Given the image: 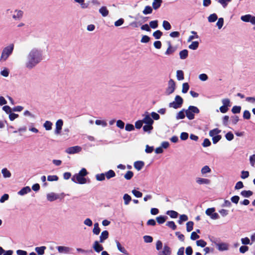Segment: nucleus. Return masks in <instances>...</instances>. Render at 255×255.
Instances as JSON below:
<instances>
[{"label": "nucleus", "mask_w": 255, "mask_h": 255, "mask_svg": "<svg viewBox=\"0 0 255 255\" xmlns=\"http://www.w3.org/2000/svg\"><path fill=\"white\" fill-rule=\"evenodd\" d=\"M43 59V51L39 47H33L28 52L24 61V67L27 70H32Z\"/></svg>", "instance_id": "nucleus-1"}, {"label": "nucleus", "mask_w": 255, "mask_h": 255, "mask_svg": "<svg viewBox=\"0 0 255 255\" xmlns=\"http://www.w3.org/2000/svg\"><path fill=\"white\" fill-rule=\"evenodd\" d=\"M88 174L87 170L85 168H83L78 173L75 174L72 178V180L77 183L84 184L86 183L87 180L85 178Z\"/></svg>", "instance_id": "nucleus-2"}, {"label": "nucleus", "mask_w": 255, "mask_h": 255, "mask_svg": "<svg viewBox=\"0 0 255 255\" xmlns=\"http://www.w3.org/2000/svg\"><path fill=\"white\" fill-rule=\"evenodd\" d=\"M14 44L11 43L4 47L1 51L0 57V62L6 61L8 57L12 54L14 50Z\"/></svg>", "instance_id": "nucleus-3"}, {"label": "nucleus", "mask_w": 255, "mask_h": 255, "mask_svg": "<svg viewBox=\"0 0 255 255\" xmlns=\"http://www.w3.org/2000/svg\"><path fill=\"white\" fill-rule=\"evenodd\" d=\"M200 111L199 109L194 106H190L188 108L185 110V114L187 118L190 120H193L195 118V114H198Z\"/></svg>", "instance_id": "nucleus-4"}, {"label": "nucleus", "mask_w": 255, "mask_h": 255, "mask_svg": "<svg viewBox=\"0 0 255 255\" xmlns=\"http://www.w3.org/2000/svg\"><path fill=\"white\" fill-rule=\"evenodd\" d=\"M183 103V100L181 97L179 95H177L175 97L174 101L169 104V107L170 108H173L175 109H177L182 106Z\"/></svg>", "instance_id": "nucleus-5"}, {"label": "nucleus", "mask_w": 255, "mask_h": 255, "mask_svg": "<svg viewBox=\"0 0 255 255\" xmlns=\"http://www.w3.org/2000/svg\"><path fill=\"white\" fill-rule=\"evenodd\" d=\"M7 13H12V17L14 20H20L23 15V11L20 9H16L13 11H12L10 9H8L6 10Z\"/></svg>", "instance_id": "nucleus-6"}, {"label": "nucleus", "mask_w": 255, "mask_h": 255, "mask_svg": "<svg viewBox=\"0 0 255 255\" xmlns=\"http://www.w3.org/2000/svg\"><path fill=\"white\" fill-rule=\"evenodd\" d=\"M175 83L173 79H170L168 82V87L166 89L165 94L169 95L173 93L175 90Z\"/></svg>", "instance_id": "nucleus-7"}, {"label": "nucleus", "mask_w": 255, "mask_h": 255, "mask_svg": "<svg viewBox=\"0 0 255 255\" xmlns=\"http://www.w3.org/2000/svg\"><path fill=\"white\" fill-rule=\"evenodd\" d=\"M215 209L214 208H208L206 211V214L210 217L213 220H216L219 218V216L218 213H215Z\"/></svg>", "instance_id": "nucleus-8"}, {"label": "nucleus", "mask_w": 255, "mask_h": 255, "mask_svg": "<svg viewBox=\"0 0 255 255\" xmlns=\"http://www.w3.org/2000/svg\"><path fill=\"white\" fill-rule=\"evenodd\" d=\"M241 19L246 22H251L252 24L255 25V16L248 14L243 15L241 17Z\"/></svg>", "instance_id": "nucleus-9"}, {"label": "nucleus", "mask_w": 255, "mask_h": 255, "mask_svg": "<svg viewBox=\"0 0 255 255\" xmlns=\"http://www.w3.org/2000/svg\"><path fill=\"white\" fill-rule=\"evenodd\" d=\"M142 122L145 124L153 125L154 122L152 119L150 117V115L148 112H145L143 115Z\"/></svg>", "instance_id": "nucleus-10"}, {"label": "nucleus", "mask_w": 255, "mask_h": 255, "mask_svg": "<svg viewBox=\"0 0 255 255\" xmlns=\"http://www.w3.org/2000/svg\"><path fill=\"white\" fill-rule=\"evenodd\" d=\"M82 148L79 146H75L68 147L66 149V152L68 154H74L80 152Z\"/></svg>", "instance_id": "nucleus-11"}, {"label": "nucleus", "mask_w": 255, "mask_h": 255, "mask_svg": "<svg viewBox=\"0 0 255 255\" xmlns=\"http://www.w3.org/2000/svg\"><path fill=\"white\" fill-rule=\"evenodd\" d=\"M63 125V122L62 120L59 119L57 121L55 124L56 128L54 131L55 134H59L61 133Z\"/></svg>", "instance_id": "nucleus-12"}, {"label": "nucleus", "mask_w": 255, "mask_h": 255, "mask_svg": "<svg viewBox=\"0 0 255 255\" xmlns=\"http://www.w3.org/2000/svg\"><path fill=\"white\" fill-rule=\"evenodd\" d=\"M216 246L217 249L221 252L227 251L229 250V245L226 243H216Z\"/></svg>", "instance_id": "nucleus-13"}, {"label": "nucleus", "mask_w": 255, "mask_h": 255, "mask_svg": "<svg viewBox=\"0 0 255 255\" xmlns=\"http://www.w3.org/2000/svg\"><path fill=\"white\" fill-rule=\"evenodd\" d=\"M47 199L50 202H52L59 198V195L53 192L48 193L46 195Z\"/></svg>", "instance_id": "nucleus-14"}, {"label": "nucleus", "mask_w": 255, "mask_h": 255, "mask_svg": "<svg viewBox=\"0 0 255 255\" xmlns=\"http://www.w3.org/2000/svg\"><path fill=\"white\" fill-rule=\"evenodd\" d=\"M56 249L61 254H68L71 251V249L69 247L65 246H57Z\"/></svg>", "instance_id": "nucleus-15"}, {"label": "nucleus", "mask_w": 255, "mask_h": 255, "mask_svg": "<svg viewBox=\"0 0 255 255\" xmlns=\"http://www.w3.org/2000/svg\"><path fill=\"white\" fill-rule=\"evenodd\" d=\"M196 182L199 185L206 184L208 185L211 183L210 180L207 178L197 177L196 179Z\"/></svg>", "instance_id": "nucleus-16"}, {"label": "nucleus", "mask_w": 255, "mask_h": 255, "mask_svg": "<svg viewBox=\"0 0 255 255\" xmlns=\"http://www.w3.org/2000/svg\"><path fill=\"white\" fill-rule=\"evenodd\" d=\"M171 253L170 248L167 245H165L163 251L159 252L158 255H170Z\"/></svg>", "instance_id": "nucleus-17"}, {"label": "nucleus", "mask_w": 255, "mask_h": 255, "mask_svg": "<svg viewBox=\"0 0 255 255\" xmlns=\"http://www.w3.org/2000/svg\"><path fill=\"white\" fill-rule=\"evenodd\" d=\"M93 248L94 250L97 253H99L103 250V246L99 244V242L98 241L94 242L93 245Z\"/></svg>", "instance_id": "nucleus-18"}, {"label": "nucleus", "mask_w": 255, "mask_h": 255, "mask_svg": "<svg viewBox=\"0 0 255 255\" xmlns=\"http://www.w3.org/2000/svg\"><path fill=\"white\" fill-rule=\"evenodd\" d=\"M31 191V188L29 186H25L22 188L20 190H19L17 194L20 196H23L29 192Z\"/></svg>", "instance_id": "nucleus-19"}, {"label": "nucleus", "mask_w": 255, "mask_h": 255, "mask_svg": "<svg viewBox=\"0 0 255 255\" xmlns=\"http://www.w3.org/2000/svg\"><path fill=\"white\" fill-rule=\"evenodd\" d=\"M168 48L165 52V54L166 55H169L173 54L176 50V48L172 46L170 42H168Z\"/></svg>", "instance_id": "nucleus-20"}, {"label": "nucleus", "mask_w": 255, "mask_h": 255, "mask_svg": "<svg viewBox=\"0 0 255 255\" xmlns=\"http://www.w3.org/2000/svg\"><path fill=\"white\" fill-rule=\"evenodd\" d=\"M109 237V232L107 231H103L100 236V241L101 243H103Z\"/></svg>", "instance_id": "nucleus-21"}, {"label": "nucleus", "mask_w": 255, "mask_h": 255, "mask_svg": "<svg viewBox=\"0 0 255 255\" xmlns=\"http://www.w3.org/2000/svg\"><path fill=\"white\" fill-rule=\"evenodd\" d=\"M115 242L116 243L117 248L120 252H121V253H123L125 255H128V251L125 249V248L124 247H123L121 245V244L118 241L116 240L115 241Z\"/></svg>", "instance_id": "nucleus-22"}, {"label": "nucleus", "mask_w": 255, "mask_h": 255, "mask_svg": "<svg viewBox=\"0 0 255 255\" xmlns=\"http://www.w3.org/2000/svg\"><path fill=\"white\" fill-rule=\"evenodd\" d=\"M162 3V0H153L152 3V8L155 10L158 9L160 7Z\"/></svg>", "instance_id": "nucleus-23"}, {"label": "nucleus", "mask_w": 255, "mask_h": 255, "mask_svg": "<svg viewBox=\"0 0 255 255\" xmlns=\"http://www.w3.org/2000/svg\"><path fill=\"white\" fill-rule=\"evenodd\" d=\"M144 163L142 161H137L134 163V167L138 171L140 170L144 166Z\"/></svg>", "instance_id": "nucleus-24"}, {"label": "nucleus", "mask_w": 255, "mask_h": 255, "mask_svg": "<svg viewBox=\"0 0 255 255\" xmlns=\"http://www.w3.org/2000/svg\"><path fill=\"white\" fill-rule=\"evenodd\" d=\"M46 249V247L45 246H41L39 247H36L35 248V251L38 255H43L44 254Z\"/></svg>", "instance_id": "nucleus-25"}, {"label": "nucleus", "mask_w": 255, "mask_h": 255, "mask_svg": "<svg viewBox=\"0 0 255 255\" xmlns=\"http://www.w3.org/2000/svg\"><path fill=\"white\" fill-rule=\"evenodd\" d=\"M1 173L4 178H10L11 176L10 172L6 168H4L1 169Z\"/></svg>", "instance_id": "nucleus-26"}, {"label": "nucleus", "mask_w": 255, "mask_h": 255, "mask_svg": "<svg viewBox=\"0 0 255 255\" xmlns=\"http://www.w3.org/2000/svg\"><path fill=\"white\" fill-rule=\"evenodd\" d=\"M99 12L104 17H106L109 14V10L106 6H102L99 9Z\"/></svg>", "instance_id": "nucleus-27"}, {"label": "nucleus", "mask_w": 255, "mask_h": 255, "mask_svg": "<svg viewBox=\"0 0 255 255\" xmlns=\"http://www.w3.org/2000/svg\"><path fill=\"white\" fill-rule=\"evenodd\" d=\"M105 177H106L107 179H110L111 178L114 177L116 176V173L113 170H110L105 172Z\"/></svg>", "instance_id": "nucleus-28"}, {"label": "nucleus", "mask_w": 255, "mask_h": 255, "mask_svg": "<svg viewBox=\"0 0 255 255\" xmlns=\"http://www.w3.org/2000/svg\"><path fill=\"white\" fill-rule=\"evenodd\" d=\"M221 132V130L218 129V128H214L212 130H211L209 131V135L211 137H213L216 135H219L218 134Z\"/></svg>", "instance_id": "nucleus-29"}, {"label": "nucleus", "mask_w": 255, "mask_h": 255, "mask_svg": "<svg viewBox=\"0 0 255 255\" xmlns=\"http://www.w3.org/2000/svg\"><path fill=\"white\" fill-rule=\"evenodd\" d=\"M101 231V229L99 228V224L98 223H96L94 225V228L93 229V233L94 234L98 235L100 234Z\"/></svg>", "instance_id": "nucleus-30"}, {"label": "nucleus", "mask_w": 255, "mask_h": 255, "mask_svg": "<svg viewBox=\"0 0 255 255\" xmlns=\"http://www.w3.org/2000/svg\"><path fill=\"white\" fill-rule=\"evenodd\" d=\"M188 55V51L186 49H184L179 52L180 58L181 59H186Z\"/></svg>", "instance_id": "nucleus-31"}, {"label": "nucleus", "mask_w": 255, "mask_h": 255, "mask_svg": "<svg viewBox=\"0 0 255 255\" xmlns=\"http://www.w3.org/2000/svg\"><path fill=\"white\" fill-rule=\"evenodd\" d=\"M123 199L124 201L125 205H128L131 200V198L128 194H125L124 195Z\"/></svg>", "instance_id": "nucleus-32"}, {"label": "nucleus", "mask_w": 255, "mask_h": 255, "mask_svg": "<svg viewBox=\"0 0 255 255\" xmlns=\"http://www.w3.org/2000/svg\"><path fill=\"white\" fill-rule=\"evenodd\" d=\"M185 110L184 109L182 110L180 112H179L177 115L176 118L177 120H180V119H183L185 116Z\"/></svg>", "instance_id": "nucleus-33"}, {"label": "nucleus", "mask_w": 255, "mask_h": 255, "mask_svg": "<svg viewBox=\"0 0 255 255\" xmlns=\"http://www.w3.org/2000/svg\"><path fill=\"white\" fill-rule=\"evenodd\" d=\"M166 214L172 218H176L178 215V213L177 212L173 210L167 211Z\"/></svg>", "instance_id": "nucleus-34"}, {"label": "nucleus", "mask_w": 255, "mask_h": 255, "mask_svg": "<svg viewBox=\"0 0 255 255\" xmlns=\"http://www.w3.org/2000/svg\"><path fill=\"white\" fill-rule=\"evenodd\" d=\"M167 218V217L166 216H160L157 217L156 218V220L158 224H161L164 223L165 222Z\"/></svg>", "instance_id": "nucleus-35"}, {"label": "nucleus", "mask_w": 255, "mask_h": 255, "mask_svg": "<svg viewBox=\"0 0 255 255\" xmlns=\"http://www.w3.org/2000/svg\"><path fill=\"white\" fill-rule=\"evenodd\" d=\"M43 127L46 130H50L52 129V123L48 121H46L43 124Z\"/></svg>", "instance_id": "nucleus-36"}, {"label": "nucleus", "mask_w": 255, "mask_h": 255, "mask_svg": "<svg viewBox=\"0 0 255 255\" xmlns=\"http://www.w3.org/2000/svg\"><path fill=\"white\" fill-rule=\"evenodd\" d=\"M153 129L152 125L150 124H145L143 127V130L145 132H147L148 133H150L151 130Z\"/></svg>", "instance_id": "nucleus-37"}, {"label": "nucleus", "mask_w": 255, "mask_h": 255, "mask_svg": "<svg viewBox=\"0 0 255 255\" xmlns=\"http://www.w3.org/2000/svg\"><path fill=\"white\" fill-rule=\"evenodd\" d=\"M13 251L11 250H8L5 251L2 247H0V255L3 254V255H12Z\"/></svg>", "instance_id": "nucleus-38"}, {"label": "nucleus", "mask_w": 255, "mask_h": 255, "mask_svg": "<svg viewBox=\"0 0 255 255\" xmlns=\"http://www.w3.org/2000/svg\"><path fill=\"white\" fill-rule=\"evenodd\" d=\"M152 8L150 6H149V5L146 6L145 7L144 9H143V10L142 11V13L145 15L148 14H150L152 13Z\"/></svg>", "instance_id": "nucleus-39"}, {"label": "nucleus", "mask_w": 255, "mask_h": 255, "mask_svg": "<svg viewBox=\"0 0 255 255\" xmlns=\"http://www.w3.org/2000/svg\"><path fill=\"white\" fill-rule=\"evenodd\" d=\"M217 19L218 16L215 13L210 14L208 17V20L210 22H215Z\"/></svg>", "instance_id": "nucleus-40"}, {"label": "nucleus", "mask_w": 255, "mask_h": 255, "mask_svg": "<svg viewBox=\"0 0 255 255\" xmlns=\"http://www.w3.org/2000/svg\"><path fill=\"white\" fill-rule=\"evenodd\" d=\"M176 77L178 80H182L184 79V73L182 70H177L176 72Z\"/></svg>", "instance_id": "nucleus-41"}, {"label": "nucleus", "mask_w": 255, "mask_h": 255, "mask_svg": "<svg viewBox=\"0 0 255 255\" xmlns=\"http://www.w3.org/2000/svg\"><path fill=\"white\" fill-rule=\"evenodd\" d=\"M241 194L244 197H249L253 195V192L250 190H244L241 192Z\"/></svg>", "instance_id": "nucleus-42"}, {"label": "nucleus", "mask_w": 255, "mask_h": 255, "mask_svg": "<svg viewBox=\"0 0 255 255\" xmlns=\"http://www.w3.org/2000/svg\"><path fill=\"white\" fill-rule=\"evenodd\" d=\"M162 26L164 29L166 30H169L171 28V26L170 23L166 20H164L163 21Z\"/></svg>", "instance_id": "nucleus-43"}, {"label": "nucleus", "mask_w": 255, "mask_h": 255, "mask_svg": "<svg viewBox=\"0 0 255 255\" xmlns=\"http://www.w3.org/2000/svg\"><path fill=\"white\" fill-rule=\"evenodd\" d=\"M199 46V42L198 41H193L189 45V48L192 50H196Z\"/></svg>", "instance_id": "nucleus-44"}, {"label": "nucleus", "mask_w": 255, "mask_h": 255, "mask_svg": "<svg viewBox=\"0 0 255 255\" xmlns=\"http://www.w3.org/2000/svg\"><path fill=\"white\" fill-rule=\"evenodd\" d=\"M211 169L207 165H206V166H204V167H203L201 170V172L202 174H205L206 173H210V172H211Z\"/></svg>", "instance_id": "nucleus-45"}, {"label": "nucleus", "mask_w": 255, "mask_h": 255, "mask_svg": "<svg viewBox=\"0 0 255 255\" xmlns=\"http://www.w3.org/2000/svg\"><path fill=\"white\" fill-rule=\"evenodd\" d=\"M193 225L194 223L192 221H189L186 223V230L188 232H190L193 230Z\"/></svg>", "instance_id": "nucleus-46"}, {"label": "nucleus", "mask_w": 255, "mask_h": 255, "mask_svg": "<svg viewBox=\"0 0 255 255\" xmlns=\"http://www.w3.org/2000/svg\"><path fill=\"white\" fill-rule=\"evenodd\" d=\"M188 219V218L187 215L185 214H183L180 216L179 220H178V222L179 224H182L183 222H185L187 221Z\"/></svg>", "instance_id": "nucleus-47"}, {"label": "nucleus", "mask_w": 255, "mask_h": 255, "mask_svg": "<svg viewBox=\"0 0 255 255\" xmlns=\"http://www.w3.org/2000/svg\"><path fill=\"white\" fill-rule=\"evenodd\" d=\"M0 74L4 77H7L9 75V71L7 68H4L3 70L0 71Z\"/></svg>", "instance_id": "nucleus-48"}, {"label": "nucleus", "mask_w": 255, "mask_h": 255, "mask_svg": "<svg viewBox=\"0 0 255 255\" xmlns=\"http://www.w3.org/2000/svg\"><path fill=\"white\" fill-rule=\"evenodd\" d=\"M105 173L97 174L96 175V179L97 181H102L105 179Z\"/></svg>", "instance_id": "nucleus-49"}, {"label": "nucleus", "mask_w": 255, "mask_h": 255, "mask_svg": "<svg viewBox=\"0 0 255 255\" xmlns=\"http://www.w3.org/2000/svg\"><path fill=\"white\" fill-rule=\"evenodd\" d=\"M162 35V32L159 30H157L153 32V36L154 37L155 39H158L160 38L161 36Z\"/></svg>", "instance_id": "nucleus-50"}, {"label": "nucleus", "mask_w": 255, "mask_h": 255, "mask_svg": "<svg viewBox=\"0 0 255 255\" xmlns=\"http://www.w3.org/2000/svg\"><path fill=\"white\" fill-rule=\"evenodd\" d=\"M133 176V173L131 171H128L125 174L124 177L127 180H130Z\"/></svg>", "instance_id": "nucleus-51"}, {"label": "nucleus", "mask_w": 255, "mask_h": 255, "mask_svg": "<svg viewBox=\"0 0 255 255\" xmlns=\"http://www.w3.org/2000/svg\"><path fill=\"white\" fill-rule=\"evenodd\" d=\"M166 225L167 226L171 228L173 230H176V229L177 228L176 225L175 224V223L173 221L167 222L166 223Z\"/></svg>", "instance_id": "nucleus-52"}, {"label": "nucleus", "mask_w": 255, "mask_h": 255, "mask_svg": "<svg viewBox=\"0 0 255 255\" xmlns=\"http://www.w3.org/2000/svg\"><path fill=\"white\" fill-rule=\"evenodd\" d=\"M196 245L197 246L203 248L206 246L207 243L203 240H199L196 241Z\"/></svg>", "instance_id": "nucleus-53"}, {"label": "nucleus", "mask_w": 255, "mask_h": 255, "mask_svg": "<svg viewBox=\"0 0 255 255\" xmlns=\"http://www.w3.org/2000/svg\"><path fill=\"white\" fill-rule=\"evenodd\" d=\"M241 110V107L240 106H235L232 109V112L234 114L240 113Z\"/></svg>", "instance_id": "nucleus-54"}, {"label": "nucleus", "mask_w": 255, "mask_h": 255, "mask_svg": "<svg viewBox=\"0 0 255 255\" xmlns=\"http://www.w3.org/2000/svg\"><path fill=\"white\" fill-rule=\"evenodd\" d=\"M76 2L79 3L81 5L82 8H86L88 7V4L84 3L85 0H74Z\"/></svg>", "instance_id": "nucleus-55"}, {"label": "nucleus", "mask_w": 255, "mask_h": 255, "mask_svg": "<svg viewBox=\"0 0 255 255\" xmlns=\"http://www.w3.org/2000/svg\"><path fill=\"white\" fill-rule=\"evenodd\" d=\"M189 89V86L187 83H184L182 85V92L186 93Z\"/></svg>", "instance_id": "nucleus-56"}, {"label": "nucleus", "mask_w": 255, "mask_h": 255, "mask_svg": "<svg viewBox=\"0 0 255 255\" xmlns=\"http://www.w3.org/2000/svg\"><path fill=\"white\" fill-rule=\"evenodd\" d=\"M222 103L223 104V106H226L227 107H230V100L229 99L226 98L222 100Z\"/></svg>", "instance_id": "nucleus-57"}, {"label": "nucleus", "mask_w": 255, "mask_h": 255, "mask_svg": "<svg viewBox=\"0 0 255 255\" xmlns=\"http://www.w3.org/2000/svg\"><path fill=\"white\" fill-rule=\"evenodd\" d=\"M224 24V19L223 18H219L218 20L216 23L217 26H218V29H220L223 26Z\"/></svg>", "instance_id": "nucleus-58"}, {"label": "nucleus", "mask_w": 255, "mask_h": 255, "mask_svg": "<svg viewBox=\"0 0 255 255\" xmlns=\"http://www.w3.org/2000/svg\"><path fill=\"white\" fill-rule=\"evenodd\" d=\"M95 124L98 126H102L103 127L107 126V124L105 121L97 120L95 121Z\"/></svg>", "instance_id": "nucleus-59"}, {"label": "nucleus", "mask_w": 255, "mask_h": 255, "mask_svg": "<svg viewBox=\"0 0 255 255\" xmlns=\"http://www.w3.org/2000/svg\"><path fill=\"white\" fill-rule=\"evenodd\" d=\"M246 101L255 106V97H247L246 99Z\"/></svg>", "instance_id": "nucleus-60"}, {"label": "nucleus", "mask_w": 255, "mask_h": 255, "mask_svg": "<svg viewBox=\"0 0 255 255\" xmlns=\"http://www.w3.org/2000/svg\"><path fill=\"white\" fill-rule=\"evenodd\" d=\"M143 238L144 242L146 243H150L153 241L152 237L150 236H144Z\"/></svg>", "instance_id": "nucleus-61"}, {"label": "nucleus", "mask_w": 255, "mask_h": 255, "mask_svg": "<svg viewBox=\"0 0 255 255\" xmlns=\"http://www.w3.org/2000/svg\"><path fill=\"white\" fill-rule=\"evenodd\" d=\"M225 137L228 140L231 141L233 139L234 136L233 133L230 131L225 135Z\"/></svg>", "instance_id": "nucleus-62"}, {"label": "nucleus", "mask_w": 255, "mask_h": 255, "mask_svg": "<svg viewBox=\"0 0 255 255\" xmlns=\"http://www.w3.org/2000/svg\"><path fill=\"white\" fill-rule=\"evenodd\" d=\"M131 192L137 198L141 197L142 196V194L141 192L137 191L135 189L132 190Z\"/></svg>", "instance_id": "nucleus-63"}, {"label": "nucleus", "mask_w": 255, "mask_h": 255, "mask_svg": "<svg viewBox=\"0 0 255 255\" xmlns=\"http://www.w3.org/2000/svg\"><path fill=\"white\" fill-rule=\"evenodd\" d=\"M124 22V19L123 18H120L118 20L116 21L114 23V25L116 27H119L122 25Z\"/></svg>", "instance_id": "nucleus-64"}]
</instances>
